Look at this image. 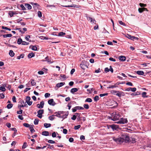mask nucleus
<instances>
[{
    "label": "nucleus",
    "instance_id": "f257e3e1",
    "mask_svg": "<svg viewBox=\"0 0 151 151\" xmlns=\"http://www.w3.org/2000/svg\"><path fill=\"white\" fill-rule=\"evenodd\" d=\"M112 139L117 144H120L125 142H128L130 140L129 137L127 134L124 133L121 135V136L118 137H113Z\"/></svg>",
    "mask_w": 151,
    "mask_h": 151
},
{
    "label": "nucleus",
    "instance_id": "f03ea898",
    "mask_svg": "<svg viewBox=\"0 0 151 151\" xmlns=\"http://www.w3.org/2000/svg\"><path fill=\"white\" fill-rule=\"evenodd\" d=\"M111 116H110L111 119L113 121L117 120L119 119L120 117V115L118 113H116V112H114L111 115Z\"/></svg>",
    "mask_w": 151,
    "mask_h": 151
},
{
    "label": "nucleus",
    "instance_id": "7ed1b4c3",
    "mask_svg": "<svg viewBox=\"0 0 151 151\" xmlns=\"http://www.w3.org/2000/svg\"><path fill=\"white\" fill-rule=\"evenodd\" d=\"M108 129L111 128L113 131L117 130L118 128V126L114 124H112L108 126Z\"/></svg>",
    "mask_w": 151,
    "mask_h": 151
},
{
    "label": "nucleus",
    "instance_id": "20e7f679",
    "mask_svg": "<svg viewBox=\"0 0 151 151\" xmlns=\"http://www.w3.org/2000/svg\"><path fill=\"white\" fill-rule=\"evenodd\" d=\"M86 15V17L88 21H90V22L92 24H96V21L94 18H92L88 16L87 14Z\"/></svg>",
    "mask_w": 151,
    "mask_h": 151
},
{
    "label": "nucleus",
    "instance_id": "39448f33",
    "mask_svg": "<svg viewBox=\"0 0 151 151\" xmlns=\"http://www.w3.org/2000/svg\"><path fill=\"white\" fill-rule=\"evenodd\" d=\"M128 122L127 120L126 119H124L121 118L120 120L117 122L116 123L118 124H126Z\"/></svg>",
    "mask_w": 151,
    "mask_h": 151
},
{
    "label": "nucleus",
    "instance_id": "423d86ee",
    "mask_svg": "<svg viewBox=\"0 0 151 151\" xmlns=\"http://www.w3.org/2000/svg\"><path fill=\"white\" fill-rule=\"evenodd\" d=\"M144 148L147 150H151V140L149 143L144 146Z\"/></svg>",
    "mask_w": 151,
    "mask_h": 151
},
{
    "label": "nucleus",
    "instance_id": "0eeeda50",
    "mask_svg": "<svg viewBox=\"0 0 151 151\" xmlns=\"http://www.w3.org/2000/svg\"><path fill=\"white\" fill-rule=\"evenodd\" d=\"M44 111L43 109H40L37 111V116L40 118H41L42 117V114L43 113Z\"/></svg>",
    "mask_w": 151,
    "mask_h": 151
},
{
    "label": "nucleus",
    "instance_id": "6e6552de",
    "mask_svg": "<svg viewBox=\"0 0 151 151\" xmlns=\"http://www.w3.org/2000/svg\"><path fill=\"white\" fill-rule=\"evenodd\" d=\"M126 37L128 38L129 39H131L133 40L134 39L138 40V38L137 37H134V36H131V35L127 34L125 35Z\"/></svg>",
    "mask_w": 151,
    "mask_h": 151
},
{
    "label": "nucleus",
    "instance_id": "1a4fd4ad",
    "mask_svg": "<svg viewBox=\"0 0 151 151\" xmlns=\"http://www.w3.org/2000/svg\"><path fill=\"white\" fill-rule=\"evenodd\" d=\"M48 104L50 105L54 106L56 104L54 101L53 99H51L48 101Z\"/></svg>",
    "mask_w": 151,
    "mask_h": 151
},
{
    "label": "nucleus",
    "instance_id": "9d476101",
    "mask_svg": "<svg viewBox=\"0 0 151 151\" xmlns=\"http://www.w3.org/2000/svg\"><path fill=\"white\" fill-rule=\"evenodd\" d=\"M17 13L16 11H9V14L10 17H12L14 15L17 14Z\"/></svg>",
    "mask_w": 151,
    "mask_h": 151
},
{
    "label": "nucleus",
    "instance_id": "9b49d317",
    "mask_svg": "<svg viewBox=\"0 0 151 151\" xmlns=\"http://www.w3.org/2000/svg\"><path fill=\"white\" fill-rule=\"evenodd\" d=\"M136 88H131V87H129L126 88L125 91H132V92H135L136 90Z\"/></svg>",
    "mask_w": 151,
    "mask_h": 151
},
{
    "label": "nucleus",
    "instance_id": "f8f14e48",
    "mask_svg": "<svg viewBox=\"0 0 151 151\" xmlns=\"http://www.w3.org/2000/svg\"><path fill=\"white\" fill-rule=\"evenodd\" d=\"M44 102L43 101H41L40 104H38L37 105V107L39 108L42 109L43 107Z\"/></svg>",
    "mask_w": 151,
    "mask_h": 151
},
{
    "label": "nucleus",
    "instance_id": "ddd939ff",
    "mask_svg": "<svg viewBox=\"0 0 151 151\" xmlns=\"http://www.w3.org/2000/svg\"><path fill=\"white\" fill-rule=\"evenodd\" d=\"M64 113L63 111H59L58 112H56L54 113L55 116L58 117V116H60V115L61 114H63Z\"/></svg>",
    "mask_w": 151,
    "mask_h": 151
},
{
    "label": "nucleus",
    "instance_id": "4468645a",
    "mask_svg": "<svg viewBox=\"0 0 151 151\" xmlns=\"http://www.w3.org/2000/svg\"><path fill=\"white\" fill-rule=\"evenodd\" d=\"M119 59L120 60L124 61L126 60V58L124 56L121 55L119 57Z\"/></svg>",
    "mask_w": 151,
    "mask_h": 151
},
{
    "label": "nucleus",
    "instance_id": "2eb2a0df",
    "mask_svg": "<svg viewBox=\"0 0 151 151\" xmlns=\"http://www.w3.org/2000/svg\"><path fill=\"white\" fill-rule=\"evenodd\" d=\"M68 111H67L66 113H65V115H63V116H58V117L60 118H62L63 119H64L65 118H66L67 117L68 115Z\"/></svg>",
    "mask_w": 151,
    "mask_h": 151
},
{
    "label": "nucleus",
    "instance_id": "dca6fc26",
    "mask_svg": "<svg viewBox=\"0 0 151 151\" xmlns=\"http://www.w3.org/2000/svg\"><path fill=\"white\" fill-rule=\"evenodd\" d=\"M65 84V83L64 82H61L60 83H57L56 85V87L58 88H59L60 87L62 86L63 85H64Z\"/></svg>",
    "mask_w": 151,
    "mask_h": 151
},
{
    "label": "nucleus",
    "instance_id": "f3484780",
    "mask_svg": "<svg viewBox=\"0 0 151 151\" xmlns=\"http://www.w3.org/2000/svg\"><path fill=\"white\" fill-rule=\"evenodd\" d=\"M80 67L82 69L84 70L86 69V68H88V66H87V65H85L84 64H83L82 63H81L80 64Z\"/></svg>",
    "mask_w": 151,
    "mask_h": 151
},
{
    "label": "nucleus",
    "instance_id": "a211bd4d",
    "mask_svg": "<svg viewBox=\"0 0 151 151\" xmlns=\"http://www.w3.org/2000/svg\"><path fill=\"white\" fill-rule=\"evenodd\" d=\"M35 54L33 52L29 53L27 55L28 58H32L35 56Z\"/></svg>",
    "mask_w": 151,
    "mask_h": 151
},
{
    "label": "nucleus",
    "instance_id": "6ab92c4d",
    "mask_svg": "<svg viewBox=\"0 0 151 151\" xmlns=\"http://www.w3.org/2000/svg\"><path fill=\"white\" fill-rule=\"evenodd\" d=\"M24 6L27 8L28 10H30L32 9V6L29 4H25L24 5Z\"/></svg>",
    "mask_w": 151,
    "mask_h": 151
},
{
    "label": "nucleus",
    "instance_id": "aec40b11",
    "mask_svg": "<svg viewBox=\"0 0 151 151\" xmlns=\"http://www.w3.org/2000/svg\"><path fill=\"white\" fill-rule=\"evenodd\" d=\"M78 91V89L76 88H73L71 90L70 92L73 94L74 93L77 92Z\"/></svg>",
    "mask_w": 151,
    "mask_h": 151
},
{
    "label": "nucleus",
    "instance_id": "412c9836",
    "mask_svg": "<svg viewBox=\"0 0 151 151\" xmlns=\"http://www.w3.org/2000/svg\"><path fill=\"white\" fill-rule=\"evenodd\" d=\"M42 134L45 136H48L49 135V132L46 131H43L42 132Z\"/></svg>",
    "mask_w": 151,
    "mask_h": 151
},
{
    "label": "nucleus",
    "instance_id": "4be33fe9",
    "mask_svg": "<svg viewBox=\"0 0 151 151\" xmlns=\"http://www.w3.org/2000/svg\"><path fill=\"white\" fill-rule=\"evenodd\" d=\"M12 36V35L11 34H8L3 35V37L4 38H7V37H11Z\"/></svg>",
    "mask_w": 151,
    "mask_h": 151
},
{
    "label": "nucleus",
    "instance_id": "5701e85b",
    "mask_svg": "<svg viewBox=\"0 0 151 151\" xmlns=\"http://www.w3.org/2000/svg\"><path fill=\"white\" fill-rule=\"evenodd\" d=\"M137 74L140 75H143L144 74V72L143 71L138 70L136 72Z\"/></svg>",
    "mask_w": 151,
    "mask_h": 151
},
{
    "label": "nucleus",
    "instance_id": "b1692460",
    "mask_svg": "<svg viewBox=\"0 0 151 151\" xmlns=\"http://www.w3.org/2000/svg\"><path fill=\"white\" fill-rule=\"evenodd\" d=\"M147 10V9L146 8H139L138 9V11L139 13H142L143 11L145 10Z\"/></svg>",
    "mask_w": 151,
    "mask_h": 151
},
{
    "label": "nucleus",
    "instance_id": "393cba45",
    "mask_svg": "<svg viewBox=\"0 0 151 151\" xmlns=\"http://www.w3.org/2000/svg\"><path fill=\"white\" fill-rule=\"evenodd\" d=\"M0 90L2 91H4L6 90V88H5V86L4 84L3 85V86H1L0 87Z\"/></svg>",
    "mask_w": 151,
    "mask_h": 151
},
{
    "label": "nucleus",
    "instance_id": "a878e982",
    "mask_svg": "<svg viewBox=\"0 0 151 151\" xmlns=\"http://www.w3.org/2000/svg\"><path fill=\"white\" fill-rule=\"evenodd\" d=\"M147 93L145 92H143L142 93V96L143 98H147L148 97V96L146 95Z\"/></svg>",
    "mask_w": 151,
    "mask_h": 151
},
{
    "label": "nucleus",
    "instance_id": "bb28decb",
    "mask_svg": "<svg viewBox=\"0 0 151 151\" xmlns=\"http://www.w3.org/2000/svg\"><path fill=\"white\" fill-rule=\"evenodd\" d=\"M32 47V50H34V51H37V47H36L35 46H32V45H31L29 47V48H31V47Z\"/></svg>",
    "mask_w": 151,
    "mask_h": 151
},
{
    "label": "nucleus",
    "instance_id": "cd10ccee",
    "mask_svg": "<svg viewBox=\"0 0 151 151\" xmlns=\"http://www.w3.org/2000/svg\"><path fill=\"white\" fill-rule=\"evenodd\" d=\"M9 54L12 57H13L14 55V53L12 50H10Z\"/></svg>",
    "mask_w": 151,
    "mask_h": 151
},
{
    "label": "nucleus",
    "instance_id": "c85d7f7f",
    "mask_svg": "<svg viewBox=\"0 0 151 151\" xmlns=\"http://www.w3.org/2000/svg\"><path fill=\"white\" fill-rule=\"evenodd\" d=\"M51 124L45 123L44 124V126L46 128H47L51 127Z\"/></svg>",
    "mask_w": 151,
    "mask_h": 151
},
{
    "label": "nucleus",
    "instance_id": "c756f323",
    "mask_svg": "<svg viewBox=\"0 0 151 151\" xmlns=\"http://www.w3.org/2000/svg\"><path fill=\"white\" fill-rule=\"evenodd\" d=\"M23 42V41H22V39L21 38H20L18 39L17 43L18 44L20 45Z\"/></svg>",
    "mask_w": 151,
    "mask_h": 151
},
{
    "label": "nucleus",
    "instance_id": "7c9ffc66",
    "mask_svg": "<svg viewBox=\"0 0 151 151\" xmlns=\"http://www.w3.org/2000/svg\"><path fill=\"white\" fill-rule=\"evenodd\" d=\"M29 129H30V132L32 133H33L35 132V131L34 129L32 126H30L29 127Z\"/></svg>",
    "mask_w": 151,
    "mask_h": 151
},
{
    "label": "nucleus",
    "instance_id": "2f4dec72",
    "mask_svg": "<svg viewBox=\"0 0 151 151\" xmlns=\"http://www.w3.org/2000/svg\"><path fill=\"white\" fill-rule=\"evenodd\" d=\"M54 116H55V115L54 114V115H52L51 116H49L48 117V119L49 120H50L51 121H52L55 119V118L54 117Z\"/></svg>",
    "mask_w": 151,
    "mask_h": 151
},
{
    "label": "nucleus",
    "instance_id": "473e14b6",
    "mask_svg": "<svg viewBox=\"0 0 151 151\" xmlns=\"http://www.w3.org/2000/svg\"><path fill=\"white\" fill-rule=\"evenodd\" d=\"M30 38V35H27L25 37V39L27 41L31 42V40L29 39V38Z\"/></svg>",
    "mask_w": 151,
    "mask_h": 151
},
{
    "label": "nucleus",
    "instance_id": "72a5a7b5",
    "mask_svg": "<svg viewBox=\"0 0 151 151\" xmlns=\"http://www.w3.org/2000/svg\"><path fill=\"white\" fill-rule=\"evenodd\" d=\"M92 101V99L90 98H87L85 101V102H91Z\"/></svg>",
    "mask_w": 151,
    "mask_h": 151
},
{
    "label": "nucleus",
    "instance_id": "f704fd0d",
    "mask_svg": "<svg viewBox=\"0 0 151 151\" xmlns=\"http://www.w3.org/2000/svg\"><path fill=\"white\" fill-rule=\"evenodd\" d=\"M46 139V141L48 140L47 142L49 143H51V144H54V143H55V141H53L52 140H48V139Z\"/></svg>",
    "mask_w": 151,
    "mask_h": 151
},
{
    "label": "nucleus",
    "instance_id": "c9c22d12",
    "mask_svg": "<svg viewBox=\"0 0 151 151\" xmlns=\"http://www.w3.org/2000/svg\"><path fill=\"white\" fill-rule=\"evenodd\" d=\"M27 144L26 142H24L22 147V149H24L26 148L27 146Z\"/></svg>",
    "mask_w": 151,
    "mask_h": 151
},
{
    "label": "nucleus",
    "instance_id": "e433bc0d",
    "mask_svg": "<svg viewBox=\"0 0 151 151\" xmlns=\"http://www.w3.org/2000/svg\"><path fill=\"white\" fill-rule=\"evenodd\" d=\"M31 4L32 5H33V6L34 7H37L39 6V5L36 3H34L33 2H31Z\"/></svg>",
    "mask_w": 151,
    "mask_h": 151
},
{
    "label": "nucleus",
    "instance_id": "4c0bfd02",
    "mask_svg": "<svg viewBox=\"0 0 151 151\" xmlns=\"http://www.w3.org/2000/svg\"><path fill=\"white\" fill-rule=\"evenodd\" d=\"M24 56V54H21L20 55L17 56V59H20L21 58H23Z\"/></svg>",
    "mask_w": 151,
    "mask_h": 151
},
{
    "label": "nucleus",
    "instance_id": "58836bf2",
    "mask_svg": "<svg viewBox=\"0 0 151 151\" xmlns=\"http://www.w3.org/2000/svg\"><path fill=\"white\" fill-rule=\"evenodd\" d=\"M63 6L65 7H76V5L73 4L72 5H68V6Z\"/></svg>",
    "mask_w": 151,
    "mask_h": 151
},
{
    "label": "nucleus",
    "instance_id": "ea45409f",
    "mask_svg": "<svg viewBox=\"0 0 151 151\" xmlns=\"http://www.w3.org/2000/svg\"><path fill=\"white\" fill-rule=\"evenodd\" d=\"M13 106V104H8L7 106H6V107L8 109H10Z\"/></svg>",
    "mask_w": 151,
    "mask_h": 151
},
{
    "label": "nucleus",
    "instance_id": "a19ab883",
    "mask_svg": "<svg viewBox=\"0 0 151 151\" xmlns=\"http://www.w3.org/2000/svg\"><path fill=\"white\" fill-rule=\"evenodd\" d=\"M94 100L95 101H97L99 100V96H95L94 98Z\"/></svg>",
    "mask_w": 151,
    "mask_h": 151
},
{
    "label": "nucleus",
    "instance_id": "79ce46f5",
    "mask_svg": "<svg viewBox=\"0 0 151 151\" xmlns=\"http://www.w3.org/2000/svg\"><path fill=\"white\" fill-rule=\"evenodd\" d=\"M117 87V86L115 85H111L109 86V87H107V88H116Z\"/></svg>",
    "mask_w": 151,
    "mask_h": 151
},
{
    "label": "nucleus",
    "instance_id": "37998d69",
    "mask_svg": "<svg viewBox=\"0 0 151 151\" xmlns=\"http://www.w3.org/2000/svg\"><path fill=\"white\" fill-rule=\"evenodd\" d=\"M46 145L48 146L47 148H50L52 149H52H53L54 147L53 146V145H50L49 144H47Z\"/></svg>",
    "mask_w": 151,
    "mask_h": 151
},
{
    "label": "nucleus",
    "instance_id": "c03bdc74",
    "mask_svg": "<svg viewBox=\"0 0 151 151\" xmlns=\"http://www.w3.org/2000/svg\"><path fill=\"white\" fill-rule=\"evenodd\" d=\"M83 107L86 109H88L89 108V106L88 104H85L83 105Z\"/></svg>",
    "mask_w": 151,
    "mask_h": 151
},
{
    "label": "nucleus",
    "instance_id": "a18cd8bd",
    "mask_svg": "<svg viewBox=\"0 0 151 151\" xmlns=\"http://www.w3.org/2000/svg\"><path fill=\"white\" fill-rule=\"evenodd\" d=\"M39 120L37 119H35L34 121V124L35 125H37L38 124Z\"/></svg>",
    "mask_w": 151,
    "mask_h": 151
},
{
    "label": "nucleus",
    "instance_id": "49530a36",
    "mask_svg": "<svg viewBox=\"0 0 151 151\" xmlns=\"http://www.w3.org/2000/svg\"><path fill=\"white\" fill-rule=\"evenodd\" d=\"M23 125L26 127H29L30 126V125L28 123H24L23 124Z\"/></svg>",
    "mask_w": 151,
    "mask_h": 151
},
{
    "label": "nucleus",
    "instance_id": "de8ad7c7",
    "mask_svg": "<svg viewBox=\"0 0 151 151\" xmlns=\"http://www.w3.org/2000/svg\"><path fill=\"white\" fill-rule=\"evenodd\" d=\"M111 93L113 94H115V93L117 92H119V91L116 90H112L111 91Z\"/></svg>",
    "mask_w": 151,
    "mask_h": 151
},
{
    "label": "nucleus",
    "instance_id": "09e8293b",
    "mask_svg": "<svg viewBox=\"0 0 151 151\" xmlns=\"http://www.w3.org/2000/svg\"><path fill=\"white\" fill-rule=\"evenodd\" d=\"M15 29L16 30H19L20 32L22 33V34H23L24 33V32L23 31H22V30L21 29V28H17V27H16Z\"/></svg>",
    "mask_w": 151,
    "mask_h": 151
},
{
    "label": "nucleus",
    "instance_id": "8fccbe9b",
    "mask_svg": "<svg viewBox=\"0 0 151 151\" xmlns=\"http://www.w3.org/2000/svg\"><path fill=\"white\" fill-rule=\"evenodd\" d=\"M81 127V126L80 125L76 126L74 127V129L75 130H77L78 129Z\"/></svg>",
    "mask_w": 151,
    "mask_h": 151
},
{
    "label": "nucleus",
    "instance_id": "3c124183",
    "mask_svg": "<svg viewBox=\"0 0 151 151\" xmlns=\"http://www.w3.org/2000/svg\"><path fill=\"white\" fill-rule=\"evenodd\" d=\"M131 141L132 143H134L136 142V139L132 137L131 139Z\"/></svg>",
    "mask_w": 151,
    "mask_h": 151
},
{
    "label": "nucleus",
    "instance_id": "603ef678",
    "mask_svg": "<svg viewBox=\"0 0 151 151\" xmlns=\"http://www.w3.org/2000/svg\"><path fill=\"white\" fill-rule=\"evenodd\" d=\"M31 83L32 86H34L35 85L36 83L35 82L34 80L32 79V80Z\"/></svg>",
    "mask_w": 151,
    "mask_h": 151
},
{
    "label": "nucleus",
    "instance_id": "864d4df0",
    "mask_svg": "<svg viewBox=\"0 0 151 151\" xmlns=\"http://www.w3.org/2000/svg\"><path fill=\"white\" fill-rule=\"evenodd\" d=\"M65 34V33L63 32H60L58 33V36H61L64 35Z\"/></svg>",
    "mask_w": 151,
    "mask_h": 151
},
{
    "label": "nucleus",
    "instance_id": "5fc2aeb1",
    "mask_svg": "<svg viewBox=\"0 0 151 151\" xmlns=\"http://www.w3.org/2000/svg\"><path fill=\"white\" fill-rule=\"evenodd\" d=\"M29 44V43L25 41H23L22 44V45H27Z\"/></svg>",
    "mask_w": 151,
    "mask_h": 151
},
{
    "label": "nucleus",
    "instance_id": "6e6d98bb",
    "mask_svg": "<svg viewBox=\"0 0 151 151\" xmlns=\"http://www.w3.org/2000/svg\"><path fill=\"white\" fill-rule=\"evenodd\" d=\"M2 28L3 29H5L6 30L10 31L11 29L10 28H8V27L4 26H2Z\"/></svg>",
    "mask_w": 151,
    "mask_h": 151
},
{
    "label": "nucleus",
    "instance_id": "4d7b16f0",
    "mask_svg": "<svg viewBox=\"0 0 151 151\" xmlns=\"http://www.w3.org/2000/svg\"><path fill=\"white\" fill-rule=\"evenodd\" d=\"M37 14H38V16L39 17H42V14L41 12L40 11H38V12H37Z\"/></svg>",
    "mask_w": 151,
    "mask_h": 151
},
{
    "label": "nucleus",
    "instance_id": "13d9d810",
    "mask_svg": "<svg viewBox=\"0 0 151 151\" xmlns=\"http://www.w3.org/2000/svg\"><path fill=\"white\" fill-rule=\"evenodd\" d=\"M22 112L23 110L20 109L19 111L17 112V113L18 114H21L22 113Z\"/></svg>",
    "mask_w": 151,
    "mask_h": 151
},
{
    "label": "nucleus",
    "instance_id": "bf43d9fd",
    "mask_svg": "<svg viewBox=\"0 0 151 151\" xmlns=\"http://www.w3.org/2000/svg\"><path fill=\"white\" fill-rule=\"evenodd\" d=\"M4 97V94L2 93L0 94V99H3Z\"/></svg>",
    "mask_w": 151,
    "mask_h": 151
},
{
    "label": "nucleus",
    "instance_id": "052dcab7",
    "mask_svg": "<svg viewBox=\"0 0 151 151\" xmlns=\"http://www.w3.org/2000/svg\"><path fill=\"white\" fill-rule=\"evenodd\" d=\"M108 95V93H103V94H100L99 95V96L100 97H103L105 96H107Z\"/></svg>",
    "mask_w": 151,
    "mask_h": 151
},
{
    "label": "nucleus",
    "instance_id": "680f3d73",
    "mask_svg": "<svg viewBox=\"0 0 151 151\" xmlns=\"http://www.w3.org/2000/svg\"><path fill=\"white\" fill-rule=\"evenodd\" d=\"M76 108H77V110H83L84 109V108L83 107L80 106H76Z\"/></svg>",
    "mask_w": 151,
    "mask_h": 151
},
{
    "label": "nucleus",
    "instance_id": "e2e57ef3",
    "mask_svg": "<svg viewBox=\"0 0 151 151\" xmlns=\"http://www.w3.org/2000/svg\"><path fill=\"white\" fill-rule=\"evenodd\" d=\"M52 136L53 137H56V133L55 132H54L52 133Z\"/></svg>",
    "mask_w": 151,
    "mask_h": 151
},
{
    "label": "nucleus",
    "instance_id": "0e129e2a",
    "mask_svg": "<svg viewBox=\"0 0 151 151\" xmlns=\"http://www.w3.org/2000/svg\"><path fill=\"white\" fill-rule=\"evenodd\" d=\"M126 84L127 85L132 86H133V84L131 82H127L126 83Z\"/></svg>",
    "mask_w": 151,
    "mask_h": 151
},
{
    "label": "nucleus",
    "instance_id": "69168bd1",
    "mask_svg": "<svg viewBox=\"0 0 151 151\" xmlns=\"http://www.w3.org/2000/svg\"><path fill=\"white\" fill-rule=\"evenodd\" d=\"M50 94L49 93H45V98L49 97L50 96Z\"/></svg>",
    "mask_w": 151,
    "mask_h": 151
},
{
    "label": "nucleus",
    "instance_id": "338daca9",
    "mask_svg": "<svg viewBox=\"0 0 151 151\" xmlns=\"http://www.w3.org/2000/svg\"><path fill=\"white\" fill-rule=\"evenodd\" d=\"M76 118V115H73V116L71 118V119L73 120H75Z\"/></svg>",
    "mask_w": 151,
    "mask_h": 151
},
{
    "label": "nucleus",
    "instance_id": "774afa93",
    "mask_svg": "<svg viewBox=\"0 0 151 151\" xmlns=\"http://www.w3.org/2000/svg\"><path fill=\"white\" fill-rule=\"evenodd\" d=\"M20 6L22 10H26L25 7L23 4L20 5Z\"/></svg>",
    "mask_w": 151,
    "mask_h": 151
}]
</instances>
